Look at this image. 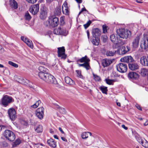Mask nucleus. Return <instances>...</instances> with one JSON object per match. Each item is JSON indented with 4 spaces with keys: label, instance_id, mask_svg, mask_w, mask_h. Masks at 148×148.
<instances>
[{
    "label": "nucleus",
    "instance_id": "nucleus-27",
    "mask_svg": "<svg viewBox=\"0 0 148 148\" xmlns=\"http://www.w3.org/2000/svg\"><path fill=\"white\" fill-rule=\"evenodd\" d=\"M38 70L39 72H38V74H39L40 73H44L45 72H48V70L43 66H40L38 68Z\"/></svg>",
    "mask_w": 148,
    "mask_h": 148
},
{
    "label": "nucleus",
    "instance_id": "nucleus-1",
    "mask_svg": "<svg viewBox=\"0 0 148 148\" xmlns=\"http://www.w3.org/2000/svg\"><path fill=\"white\" fill-rule=\"evenodd\" d=\"M39 77L41 79L48 83L56 84L57 82L55 78L48 72L41 73L38 74Z\"/></svg>",
    "mask_w": 148,
    "mask_h": 148
},
{
    "label": "nucleus",
    "instance_id": "nucleus-21",
    "mask_svg": "<svg viewBox=\"0 0 148 148\" xmlns=\"http://www.w3.org/2000/svg\"><path fill=\"white\" fill-rule=\"evenodd\" d=\"M140 38V36H137L134 38L132 42V46L134 48H136L138 46Z\"/></svg>",
    "mask_w": 148,
    "mask_h": 148
},
{
    "label": "nucleus",
    "instance_id": "nucleus-11",
    "mask_svg": "<svg viewBox=\"0 0 148 148\" xmlns=\"http://www.w3.org/2000/svg\"><path fill=\"white\" fill-rule=\"evenodd\" d=\"M44 108L43 107L38 108L36 110L35 114L37 117L41 120L43 118L44 115Z\"/></svg>",
    "mask_w": 148,
    "mask_h": 148
},
{
    "label": "nucleus",
    "instance_id": "nucleus-12",
    "mask_svg": "<svg viewBox=\"0 0 148 148\" xmlns=\"http://www.w3.org/2000/svg\"><path fill=\"white\" fill-rule=\"evenodd\" d=\"M39 10V4H37L31 5L29 8L30 12L33 15L37 13Z\"/></svg>",
    "mask_w": 148,
    "mask_h": 148
},
{
    "label": "nucleus",
    "instance_id": "nucleus-52",
    "mask_svg": "<svg viewBox=\"0 0 148 148\" xmlns=\"http://www.w3.org/2000/svg\"><path fill=\"white\" fill-rule=\"evenodd\" d=\"M23 82L22 83L24 84L25 85H26V83L27 84L29 83V82L27 79L25 80L24 79H23Z\"/></svg>",
    "mask_w": 148,
    "mask_h": 148
},
{
    "label": "nucleus",
    "instance_id": "nucleus-46",
    "mask_svg": "<svg viewBox=\"0 0 148 148\" xmlns=\"http://www.w3.org/2000/svg\"><path fill=\"white\" fill-rule=\"evenodd\" d=\"M60 108L59 111L62 114H65L66 113V110L62 108H60L59 106H58V108Z\"/></svg>",
    "mask_w": 148,
    "mask_h": 148
},
{
    "label": "nucleus",
    "instance_id": "nucleus-23",
    "mask_svg": "<svg viewBox=\"0 0 148 148\" xmlns=\"http://www.w3.org/2000/svg\"><path fill=\"white\" fill-rule=\"evenodd\" d=\"M90 59L88 58L87 56H85L84 57H82L81 58L77 60V62H79L81 63L88 62L89 63L90 62Z\"/></svg>",
    "mask_w": 148,
    "mask_h": 148
},
{
    "label": "nucleus",
    "instance_id": "nucleus-64",
    "mask_svg": "<svg viewBox=\"0 0 148 148\" xmlns=\"http://www.w3.org/2000/svg\"><path fill=\"white\" fill-rule=\"evenodd\" d=\"M54 138L56 139H58V136L56 135H54Z\"/></svg>",
    "mask_w": 148,
    "mask_h": 148
},
{
    "label": "nucleus",
    "instance_id": "nucleus-34",
    "mask_svg": "<svg viewBox=\"0 0 148 148\" xmlns=\"http://www.w3.org/2000/svg\"><path fill=\"white\" fill-rule=\"evenodd\" d=\"M140 74L143 76H145L148 74L147 69H142L140 70Z\"/></svg>",
    "mask_w": 148,
    "mask_h": 148
},
{
    "label": "nucleus",
    "instance_id": "nucleus-43",
    "mask_svg": "<svg viewBox=\"0 0 148 148\" xmlns=\"http://www.w3.org/2000/svg\"><path fill=\"white\" fill-rule=\"evenodd\" d=\"M93 77L95 80L96 81H99L101 80V78L99 76L93 74Z\"/></svg>",
    "mask_w": 148,
    "mask_h": 148
},
{
    "label": "nucleus",
    "instance_id": "nucleus-42",
    "mask_svg": "<svg viewBox=\"0 0 148 148\" xmlns=\"http://www.w3.org/2000/svg\"><path fill=\"white\" fill-rule=\"evenodd\" d=\"M25 17L26 19L28 21H29L31 18V17L28 12L25 13Z\"/></svg>",
    "mask_w": 148,
    "mask_h": 148
},
{
    "label": "nucleus",
    "instance_id": "nucleus-17",
    "mask_svg": "<svg viewBox=\"0 0 148 148\" xmlns=\"http://www.w3.org/2000/svg\"><path fill=\"white\" fill-rule=\"evenodd\" d=\"M101 34V31L98 28L93 29V37L99 38Z\"/></svg>",
    "mask_w": 148,
    "mask_h": 148
},
{
    "label": "nucleus",
    "instance_id": "nucleus-4",
    "mask_svg": "<svg viewBox=\"0 0 148 148\" xmlns=\"http://www.w3.org/2000/svg\"><path fill=\"white\" fill-rule=\"evenodd\" d=\"M140 47L142 49H146L148 48V35L144 34L141 41Z\"/></svg>",
    "mask_w": 148,
    "mask_h": 148
},
{
    "label": "nucleus",
    "instance_id": "nucleus-47",
    "mask_svg": "<svg viewBox=\"0 0 148 148\" xmlns=\"http://www.w3.org/2000/svg\"><path fill=\"white\" fill-rule=\"evenodd\" d=\"M76 72L77 73V76L78 77L81 78H83V77L81 74V71L79 70H76Z\"/></svg>",
    "mask_w": 148,
    "mask_h": 148
},
{
    "label": "nucleus",
    "instance_id": "nucleus-38",
    "mask_svg": "<svg viewBox=\"0 0 148 148\" xmlns=\"http://www.w3.org/2000/svg\"><path fill=\"white\" fill-rule=\"evenodd\" d=\"M26 43L30 47L32 48L33 47V45L32 41L29 39H26Z\"/></svg>",
    "mask_w": 148,
    "mask_h": 148
},
{
    "label": "nucleus",
    "instance_id": "nucleus-6",
    "mask_svg": "<svg viewBox=\"0 0 148 148\" xmlns=\"http://www.w3.org/2000/svg\"><path fill=\"white\" fill-rule=\"evenodd\" d=\"M116 68L118 71L121 73L125 72L127 70V64L124 63H120L116 66Z\"/></svg>",
    "mask_w": 148,
    "mask_h": 148
},
{
    "label": "nucleus",
    "instance_id": "nucleus-39",
    "mask_svg": "<svg viewBox=\"0 0 148 148\" xmlns=\"http://www.w3.org/2000/svg\"><path fill=\"white\" fill-rule=\"evenodd\" d=\"M116 51H107L106 52V54L107 56H113L115 53Z\"/></svg>",
    "mask_w": 148,
    "mask_h": 148
},
{
    "label": "nucleus",
    "instance_id": "nucleus-28",
    "mask_svg": "<svg viewBox=\"0 0 148 148\" xmlns=\"http://www.w3.org/2000/svg\"><path fill=\"white\" fill-rule=\"evenodd\" d=\"M138 142L141 144L142 145L146 148H148V142L146 140L145 141L141 139H139L138 140Z\"/></svg>",
    "mask_w": 148,
    "mask_h": 148
},
{
    "label": "nucleus",
    "instance_id": "nucleus-53",
    "mask_svg": "<svg viewBox=\"0 0 148 148\" xmlns=\"http://www.w3.org/2000/svg\"><path fill=\"white\" fill-rule=\"evenodd\" d=\"M28 39V38H27L23 36H21V40L25 43H26V41H25L26 40V39Z\"/></svg>",
    "mask_w": 148,
    "mask_h": 148
},
{
    "label": "nucleus",
    "instance_id": "nucleus-5",
    "mask_svg": "<svg viewBox=\"0 0 148 148\" xmlns=\"http://www.w3.org/2000/svg\"><path fill=\"white\" fill-rule=\"evenodd\" d=\"M130 34V32L125 30L124 28H121L119 29V32L118 33V35L119 36L123 38H127Z\"/></svg>",
    "mask_w": 148,
    "mask_h": 148
},
{
    "label": "nucleus",
    "instance_id": "nucleus-51",
    "mask_svg": "<svg viewBox=\"0 0 148 148\" xmlns=\"http://www.w3.org/2000/svg\"><path fill=\"white\" fill-rule=\"evenodd\" d=\"M37 0H26V1L29 3H36Z\"/></svg>",
    "mask_w": 148,
    "mask_h": 148
},
{
    "label": "nucleus",
    "instance_id": "nucleus-10",
    "mask_svg": "<svg viewBox=\"0 0 148 148\" xmlns=\"http://www.w3.org/2000/svg\"><path fill=\"white\" fill-rule=\"evenodd\" d=\"M8 114L10 119L12 121L15 120L16 118V112L14 108H10L8 110Z\"/></svg>",
    "mask_w": 148,
    "mask_h": 148
},
{
    "label": "nucleus",
    "instance_id": "nucleus-58",
    "mask_svg": "<svg viewBox=\"0 0 148 148\" xmlns=\"http://www.w3.org/2000/svg\"><path fill=\"white\" fill-rule=\"evenodd\" d=\"M5 127V126L3 125H1L0 126V130H3Z\"/></svg>",
    "mask_w": 148,
    "mask_h": 148
},
{
    "label": "nucleus",
    "instance_id": "nucleus-31",
    "mask_svg": "<svg viewBox=\"0 0 148 148\" xmlns=\"http://www.w3.org/2000/svg\"><path fill=\"white\" fill-rule=\"evenodd\" d=\"M92 135V133L89 132H84L82 134L81 137L83 139H86L88 137V135L91 136Z\"/></svg>",
    "mask_w": 148,
    "mask_h": 148
},
{
    "label": "nucleus",
    "instance_id": "nucleus-9",
    "mask_svg": "<svg viewBox=\"0 0 148 148\" xmlns=\"http://www.w3.org/2000/svg\"><path fill=\"white\" fill-rule=\"evenodd\" d=\"M65 49L64 47L58 48V56L61 57V59H65L66 57V55L65 54Z\"/></svg>",
    "mask_w": 148,
    "mask_h": 148
},
{
    "label": "nucleus",
    "instance_id": "nucleus-3",
    "mask_svg": "<svg viewBox=\"0 0 148 148\" xmlns=\"http://www.w3.org/2000/svg\"><path fill=\"white\" fill-rule=\"evenodd\" d=\"M13 100L11 97L6 95H4L1 99V104L3 106L6 107L13 102Z\"/></svg>",
    "mask_w": 148,
    "mask_h": 148
},
{
    "label": "nucleus",
    "instance_id": "nucleus-35",
    "mask_svg": "<svg viewBox=\"0 0 148 148\" xmlns=\"http://www.w3.org/2000/svg\"><path fill=\"white\" fill-rule=\"evenodd\" d=\"M61 30L62 27H60L58 28L55 29L53 30V33L55 34L60 35Z\"/></svg>",
    "mask_w": 148,
    "mask_h": 148
},
{
    "label": "nucleus",
    "instance_id": "nucleus-41",
    "mask_svg": "<svg viewBox=\"0 0 148 148\" xmlns=\"http://www.w3.org/2000/svg\"><path fill=\"white\" fill-rule=\"evenodd\" d=\"M21 141L19 139H17L12 144V146L14 147H16L17 145L20 144Z\"/></svg>",
    "mask_w": 148,
    "mask_h": 148
},
{
    "label": "nucleus",
    "instance_id": "nucleus-13",
    "mask_svg": "<svg viewBox=\"0 0 148 148\" xmlns=\"http://www.w3.org/2000/svg\"><path fill=\"white\" fill-rule=\"evenodd\" d=\"M130 48L129 47L122 46L117 51V53L119 54L123 55L129 51Z\"/></svg>",
    "mask_w": 148,
    "mask_h": 148
},
{
    "label": "nucleus",
    "instance_id": "nucleus-56",
    "mask_svg": "<svg viewBox=\"0 0 148 148\" xmlns=\"http://www.w3.org/2000/svg\"><path fill=\"white\" fill-rule=\"evenodd\" d=\"M84 11H86V9L84 8H83L82 9L81 11L79 13V14H80L82 12Z\"/></svg>",
    "mask_w": 148,
    "mask_h": 148
},
{
    "label": "nucleus",
    "instance_id": "nucleus-18",
    "mask_svg": "<svg viewBox=\"0 0 148 148\" xmlns=\"http://www.w3.org/2000/svg\"><path fill=\"white\" fill-rule=\"evenodd\" d=\"M139 75L134 72H130L128 74V76L129 78L136 79L138 78Z\"/></svg>",
    "mask_w": 148,
    "mask_h": 148
},
{
    "label": "nucleus",
    "instance_id": "nucleus-61",
    "mask_svg": "<svg viewBox=\"0 0 148 148\" xmlns=\"http://www.w3.org/2000/svg\"><path fill=\"white\" fill-rule=\"evenodd\" d=\"M87 34L88 39H89V32L88 30L87 31Z\"/></svg>",
    "mask_w": 148,
    "mask_h": 148
},
{
    "label": "nucleus",
    "instance_id": "nucleus-40",
    "mask_svg": "<svg viewBox=\"0 0 148 148\" xmlns=\"http://www.w3.org/2000/svg\"><path fill=\"white\" fill-rule=\"evenodd\" d=\"M41 103V101L40 100H38L36 102L34 105L31 106L30 107L31 108H36L39 105V104Z\"/></svg>",
    "mask_w": 148,
    "mask_h": 148
},
{
    "label": "nucleus",
    "instance_id": "nucleus-15",
    "mask_svg": "<svg viewBox=\"0 0 148 148\" xmlns=\"http://www.w3.org/2000/svg\"><path fill=\"white\" fill-rule=\"evenodd\" d=\"M120 61L122 62H125L128 63L129 62H132L134 61V60L132 56H126L123 58H122L120 59Z\"/></svg>",
    "mask_w": 148,
    "mask_h": 148
},
{
    "label": "nucleus",
    "instance_id": "nucleus-57",
    "mask_svg": "<svg viewBox=\"0 0 148 148\" xmlns=\"http://www.w3.org/2000/svg\"><path fill=\"white\" fill-rule=\"evenodd\" d=\"M121 127L125 130H127L128 129L127 127H126L124 125H121Z\"/></svg>",
    "mask_w": 148,
    "mask_h": 148
},
{
    "label": "nucleus",
    "instance_id": "nucleus-45",
    "mask_svg": "<svg viewBox=\"0 0 148 148\" xmlns=\"http://www.w3.org/2000/svg\"><path fill=\"white\" fill-rule=\"evenodd\" d=\"M8 63L10 65L14 67L17 68L18 67V65L17 64L15 63L12 61H9Z\"/></svg>",
    "mask_w": 148,
    "mask_h": 148
},
{
    "label": "nucleus",
    "instance_id": "nucleus-25",
    "mask_svg": "<svg viewBox=\"0 0 148 148\" xmlns=\"http://www.w3.org/2000/svg\"><path fill=\"white\" fill-rule=\"evenodd\" d=\"M61 7L60 6H58L55 8L54 11V14L55 15H59L61 14Z\"/></svg>",
    "mask_w": 148,
    "mask_h": 148
},
{
    "label": "nucleus",
    "instance_id": "nucleus-62",
    "mask_svg": "<svg viewBox=\"0 0 148 148\" xmlns=\"http://www.w3.org/2000/svg\"><path fill=\"white\" fill-rule=\"evenodd\" d=\"M144 126H147L148 125V121H147L144 124Z\"/></svg>",
    "mask_w": 148,
    "mask_h": 148
},
{
    "label": "nucleus",
    "instance_id": "nucleus-26",
    "mask_svg": "<svg viewBox=\"0 0 148 148\" xmlns=\"http://www.w3.org/2000/svg\"><path fill=\"white\" fill-rule=\"evenodd\" d=\"M47 143L50 146L53 147H55L56 146V143L54 140L52 139H50L47 140Z\"/></svg>",
    "mask_w": 148,
    "mask_h": 148
},
{
    "label": "nucleus",
    "instance_id": "nucleus-37",
    "mask_svg": "<svg viewBox=\"0 0 148 148\" xmlns=\"http://www.w3.org/2000/svg\"><path fill=\"white\" fill-rule=\"evenodd\" d=\"M42 127L40 125H38L35 129L36 131L38 133L41 132L42 131Z\"/></svg>",
    "mask_w": 148,
    "mask_h": 148
},
{
    "label": "nucleus",
    "instance_id": "nucleus-24",
    "mask_svg": "<svg viewBox=\"0 0 148 148\" xmlns=\"http://www.w3.org/2000/svg\"><path fill=\"white\" fill-rule=\"evenodd\" d=\"M10 4L11 8L16 9L18 8L17 3L15 0H10Z\"/></svg>",
    "mask_w": 148,
    "mask_h": 148
},
{
    "label": "nucleus",
    "instance_id": "nucleus-30",
    "mask_svg": "<svg viewBox=\"0 0 148 148\" xmlns=\"http://www.w3.org/2000/svg\"><path fill=\"white\" fill-rule=\"evenodd\" d=\"M116 35L112 34L110 35V38L111 41L114 43H117L119 42L117 41V37H116Z\"/></svg>",
    "mask_w": 148,
    "mask_h": 148
},
{
    "label": "nucleus",
    "instance_id": "nucleus-14",
    "mask_svg": "<svg viewBox=\"0 0 148 148\" xmlns=\"http://www.w3.org/2000/svg\"><path fill=\"white\" fill-rule=\"evenodd\" d=\"M140 63L145 66H148V56H143L140 58Z\"/></svg>",
    "mask_w": 148,
    "mask_h": 148
},
{
    "label": "nucleus",
    "instance_id": "nucleus-19",
    "mask_svg": "<svg viewBox=\"0 0 148 148\" xmlns=\"http://www.w3.org/2000/svg\"><path fill=\"white\" fill-rule=\"evenodd\" d=\"M112 61L111 60L106 59H103L102 61V66L104 67H107L112 63Z\"/></svg>",
    "mask_w": 148,
    "mask_h": 148
},
{
    "label": "nucleus",
    "instance_id": "nucleus-36",
    "mask_svg": "<svg viewBox=\"0 0 148 148\" xmlns=\"http://www.w3.org/2000/svg\"><path fill=\"white\" fill-rule=\"evenodd\" d=\"M68 34V31L66 30V29L64 27H62V30L60 35H62L64 36H66Z\"/></svg>",
    "mask_w": 148,
    "mask_h": 148
},
{
    "label": "nucleus",
    "instance_id": "nucleus-48",
    "mask_svg": "<svg viewBox=\"0 0 148 148\" xmlns=\"http://www.w3.org/2000/svg\"><path fill=\"white\" fill-rule=\"evenodd\" d=\"M107 27L106 25H103L102 26L103 33H105L107 32Z\"/></svg>",
    "mask_w": 148,
    "mask_h": 148
},
{
    "label": "nucleus",
    "instance_id": "nucleus-55",
    "mask_svg": "<svg viewBox=\"0 0 148 148\" xmlns=\"http://www.w3.org/2000/svg\"><path fill=\"white\" fill-rule=\"evenodd\" d=\"M42 56H47L48 54L47 53V54H45V51H42Z\"/></svg>",
    "mask_w": 148,
    "mask_h": 148
},
{
    "label": "nucleus",
    "instance_id": "nucleus-33",
    "mask_svg": "<svg viewBox=\"0 0 148 148\" xmlns=\"http://www.w3.org/2000/svg\"><path fill=\"white\" fill-rule=\"evenodd\" d=\"M100 42L99 38L98 37H93V45L98 46Z\"/></svg>",
    "mask_w": 148,
    "mask_h": 148
},
{
    "label": "nucleus",
    "instance_id": "nucleus-50",
    "mask_svg": "<svg viewBox=\"0 0 148 148\" xmlns=\"http://www.w3.org/2000/svg\"><path fill=\"white\" fill-rule=\"evenodd\" d=\"M106 83L109 85L112 84V81L110 79H106Z\"/></svg>",
    "mask_w": 148,
    "mask_h": 148
},
{
    "label": "nucleus",
    "instance_id": "nucleus-8",
    "mask_svg": "<svg viewBox=\"0 0 148 148\" xmlns=\"http://www.w3.org/2000/svg\"><path fill=\"white\" fill-rule=\"evenodd\" d=\"M62 12L63 14L68 15L70 13V8L68 6V4L65 1L62 6Z\"/></svg>",
    "mask_w": 148,
    "mask_h": 148
},
{
    "label": "nucleus",
    "instance_id": "nucleus-49",
    "mask_svg": "<svg viewBox=\"0 0 148 148\" xmlns=\"http://www.w3.org/2000/svg\"><path fill=\"white\" fill-rule=\"evenodd\" d=\"M101 38L103 42H105L106 41L107 38V36L106 35H103Z\"/></svg>",
    "mask_w": 148,
    "mask_h": 148
},
{
    "label": "nucleus",
    "instance_id": "nucleus-29",
    "mask_svg": "<svg viewBox=\"0 0 148 148\" xmlns=\"http://www.w3.org/2000/svg\"><path fill=\"white\" fill-rule=\"evenodd\" d=\"M78 65L79 67H83L87 70L89 69L90 68L89 63L86 62H84L82 64H78Z\"/></svg>",
    "mask_w": 148,
    "mask_h": 148
},
{
    "label": "nucleus",
    "instance_id": "nucleus-16",
    "mask_svg": "<svg viewBox=\"0 0 148 148\" xmlns=\"http://www.w3.org/2000/svg\"><path fill=\"white\" fill-rule=\"evenodd\" d=\"M47 16V12L45 8L43 7L40 9V18L41 19H44Z\"/></svg>",
    "mask_w": 148,
    "mask_h": 148
},
{
    "label": "nucleus",
    "instance_id": "nucleus-32",
    "mask_svg": "<svg viewBox=\"0 0 148 148\" xmlns=\"http://www.w3.org/2000/svg\"><path fill=\"white\" fill-rule=\"evenodd\" d=\"M99 88L103 93L106 95L107 94L108 89L107 87L104 86H101Z\"/></svg>",
    "mask_w": 148,
    "mask_h": 148
},
{
    "label": "nucleus",
    "instance_id": "nucleus-44",
    "mask_svg": "<svg viewBox=\"0 0 148 148\" xmlns=\"http://www.w3.org/2000/svg\"><path fill=\"white\" fill-rule=\"evenodd\" d=\"M92 22L90 20H89L85 24H84L83 26L85 29H87L91 24Z\"/></svg>",
    "mask_w": 148,
    "mask_h": 148
},
{
    "label": "nucleus",
    "instance_id": "nucleus-2",
    "mask_svg": "<svg viewBox=\"0 0 148 148\" xmlns=\"http://www.w3.org/2000/svg\"><path fill=\"white\" fill-rule=\"evenodd\" d=\"M3 135L6 139L10 141H14L16 138V136L14 133L9 130H5L3 133Z\"/></svg>",
    "mask_w": 148,
    "mask_h": 148
},
{
    "label": "nucleus",
    "instance_id": "nucleus-22",
    "mask_svg": "<svg viewBox=\"0 0 148 148\" xmlns=\"http://www.w3.org/2000/svg\"><path fill=\"white\" fill-rule=\"evenodd\" d=\"M64 80L65 82L70 85L75 84L74 82L69 77H65Z\"/></svg>",
    "mask_w": 148,
    "mask_h": 148
},
{
    "label": "nucleus",
    "instance_id": "nucleus-20",
    "mask_svg": "<svg viewBox=\"0 0 148 148\" xmlns=\"http://www.w3.org/2000/svg\"><path fill=\"white\" fill-rule=\"evenodd\" d=\"M129 68L131 70L134 71L139 68V66L136 63H131L128 64Z\"/></svg>",
    "mask_w": 148,
    "mask_h": 148
},
{
    "label": "nucleus",
    "instance_id": "nucleus-63",
    "mask_svg": "<svg viewBox=\"0 0 148 148\" xmlns=\"http://www.w3.org/2000/svg\"><path fill=\"white\" fill-rule=\"evenodd\" d=\"M62 139L64 141H66V139L64 137H61Z\"/></svg>",
    "mask_w": 148,
    "mask_h": 148
},
{
    "label": "nucleus",
    "instance_id": "nucleus-59",
    "mask_svg": "<svg viewBox=\"0 0 148 148\" xmlns=\"http://www.w3.org/2000/svg\"><path fill=\"white\" fill-rule=\"evenodd\" d=\"M78 3H81L82 2V0H75Z\"/></svg>",
    "mask_w": 148,
    "mask_h": 148
},
{
    "label": "nucleus",
    "instance_id": "nucleus-54",
    "mask_svg": "<svg viewBox=\"0 0 148 148\" xmlns=\"http://www.w3.org/2000/svg\"><path fill=\"white\" fill-rule=\"evenodd\" d=\"M136 107L138 110H142L141 107L139 105L136 104Z\"/></svg>",
    "mask_w": 148,
    "mask_h": 148
},
{
    "label": "nucleus",
    "instance_id": "nucleus-60",
    "mask_svg": "<svg viewBox=\"0 0 148 148\" xmlns=\"http://www.w3.org/2000/svg\"><path fill=\"white\" fill-rule=\"evenodd\" d=\"M59 130L62 133V134H64V131H63L62 129V128L61 127H59Z\"/></svg>",
    "mask_w": 148,
    "mask_h": 148
},
{
    "label": "nucleus",
    "instance_id": "nucleus-7",
    "mask_svg": "<svg viewBox=\"0 0 148 148\" xmlns=\"http://www.w3.org/2000/svg\"><path fill=\"white\" fill-rule=\"evenodd\" d=\"M49 25L52 27H54L58 25L59 22L58 19L56 17H53L49 18L48 21Z\"/></svg>",
    "mask_w": 148,
    "mask_h": 148
}]
</instances>
